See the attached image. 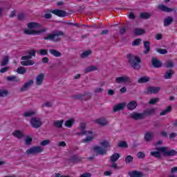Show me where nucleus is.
Listing matches in <instances>:
<instances>
[{
	"instance_id": "nucleus-1",
	"label": "nucleus",
	"mask_w": 177,
	"mask_h": 177,
	"mask_svg": "<svg viewBox=\"0 0 177 177\" xmlns=\"http://www.w3.org/2000/svg\"><path fill=\"white\" fill-rule=\"evenodd\" d=\"M157 151H151L150 152V156L152 157H155L156 158H158V160H161L162 157H161V153H162L163 157H174V156H176L177 151L174 149L169 150L168 147H159L156 148Z\"/></svg>"
},
{
	"instance_id": "nucleus-2",
	"label": "nucleus",
	"mask_w": 177,
	"mask_h": 177,
	"mask_svg": "<svg viewBox=\"0 0 177 177\" xmlns=\"http://www.w3.org/2000/svg\"><path fill=\"white\" fill-rule=\"evenodd\" d=\"M39 27H41V24L37 22H30L28 24V28L29 29H25L24 34H26V35H40L42 32L46 31V28L34 30V28H39Z\"/></svg>"
},
{
	"instance_id": "nucleus-3",
	"label": "nucleus",
	"mask_w": 177,
	"mask_h": 177,
	"mask_svg": "<svg viewBox=\"0 0 177 177\" xmlns=\"http://www.w3.org/2000/svg\"><path fill=\"white\" fill-rule=\"evenodd\" d=\"M127 59L131 67L134 68V70H140L141 67L140 63H142V60L140 59V57L136 56L133 54L128 53L127 55Z\"/></svg>"
},
{
	"instance_id": "nucleus-4",
	"label": "nucleus",
	"mask_w": 177,
	"mask_h": 177,
	"mask_svg": "<svg viewBox=\"0 0 177 177\" xmlns=\"http://www.w3.org/2000/svg\"><path fill=\"white\" fill-rule=\"evenodd\" d=\"M100 146H95L93 148V150L95 153H96V156H104V154H107V149L111 147L110 142L107 140H103L100 142Z\"/></svg>"
},
{
	"instance_id": "nucleus-5",
	"label": "nucleus",
	"mask_w": 177,
	"mask_h": 177,
	"mask_svg": "<svg viewBox=\"0 0 177 177\" xmlns=\"http://www.w3.org/2000/svg\"><path fill=\"white\" fill-rule=\"evenodd\" d=\"M60 37H64V32L62 30H55L53 31L52 34L44 37V39H49L53 42H60V41H62V38H60Z\"/></svg>"
},
{
	"instance_id": "nucleus-6",
	"label": "nucleus",
	"mask_w": 177,
	"mask_h": 177,
	"mask_svg": "<svg viewBox=\"0 0 177 177\" xmlns=\"http://www.w3.org/2000/svg\"><path fill=\"white\" fill-rule=\"evenodd\" d=\"M42 151H44L42 147L39 146H34L27 149L26 153L28 156H35V154H39V153H42Z\"/></svg>"
},
{
	"instance_id": "nucleus-7",
	"label": "nucleus",
	"mask_w": 177,
	"mask_h": 177,
	"mask_svg": "<svg viewBox=\"0 0 177 177\" xmlns=\"http://www.w3.org/2000/svg\"><path fill=\"white\" fill-rule=\"evenodd\" d=\"M30 125L32 128H35V129H38V128H41L42 127V122L41 121V118L38 117H33L30 119Z\"/></svg>"
},
{
	"instance_id": "nucleus-8",
	"label": "nucleus",
	"mask_w": 177,
	"mask_h": 177,
	"mask_svg": "<svg viewBox=\"0 0 177 177\" xmlns=\"http://www.w3.org/2000/svg\"><path fill=\"white\" fill-rule=\"evenodd\" d=\"M30 59L31 56L29 55H25L21 57V60H26L21 62V66H34V64H35V62L32 60H30Z\"/></svg>"
},
{
	"instance_id": "nucleus-9",
	"label": "nucleus",
	"mask_w": 177,
	"mask_h": 177,
	"mask_svg": "<svg viewBox=\"0 0 177 177\" xmlns=\"http://www.w3.org/2000/svg\"><path fill=\"white\" fill-rule=\"evenodd\" d=\"M50 13H53V15H55V16H58V17H66V16H68V14L67 12L63 10H50Z\"/></svg>"
},
{
	"instance_id": "nucleus-10",
	"label": "nucleus",
	"mask_w": 177,
	"mask_h": 177,
	"mask_svg": "<svg viewBox=\"0 0 177 177\" xmlns=\"http://www.w3.org/2000/svg\"><path fill=\"white\" fill-rule=\"evenodd\" d=\"M85 128H86V125L84 123H82L80 124V129L82 131L76 133L75 135H93V132L92 131H85Z\"/></svg>"
},
{
	"instance_id": "nucleus-11",
	"label": "nucleus",
	"mask_w": 177,
	"mask_h": 177,
	"mask_svg": "<svg viewBox=\"0 0 177 177\" xmlns=\"http://www.w3.org/2000/svg\"><path fill=\"white\" fill-rule=\"evenodd\" d=\"M160 90H161V88L158 86H150L147 88V90L145 92V93H147V95H153V94L158 93V92H160Z\"/></svg>"
},
{
	"instance_id": "nucleus-12",
	"label": "nucleus",
	"mask_w": 177,
	"mask_h": 177,
	"mask_svg": "<svg viewBox=\"0 0 177 177\" xmlns=\"http://www.w3.org/2000/svg\"><path fill=\"white\" fill-rule=\"evenodd\" d=\"M130 118H132V120H135L136 121L143 120L145 119V114L143 113H139L137 112H133L130 114Z\"/></svg>"
},
{
	"instance_id": "nucleus-13",
	"label": "nucleus",
	"mask_w": 177,
	"mask_h": 177,
	"mask_svg": "<svg viewBox=\"0 0 177 177\" xmlns=\"http://www.w3.org/2000/svg\"><path fill=\"white\" fill-rule=\"evenodd\" d=\"M116 84H122L125 82H131V78L128 76L118 77L115 78Z\"/></svg>"
},
{
	"instance_id": "nucleus-14",
	"label": "nucleus",
	"mask_w": 177,
	"mask_h": 177,
	"mask_svg": "<svg viewBox=\"0 0 177 177\" xmlns=\"http://www.w3.org/2000/svg\"><path fill=\"white\" fill-rule=\"evenodd\" d=\"M86 95H88L91 97V93L84 92L83 94L79 93L73 96V99L75 100H88L85 98Z\"/></svg>"
},
{
	"instance_id": "nucleus-15",
	"label": "nucleus",
	"mask_w": 177,
	"mask_h": 177,
	"mask_svg": "<svg viewBox=\"0 0 177 177\" xmlns=\"http://www.w3.org/2000/svg\"><path fill=\"white\" fill-rule=\"evenodd\" d=\"M44 80H45V75L44 73H39L36 77L35 84L37 86H41V84H44Z\"/></svg>"
},
{
	"instance_id": "nucleus-16",
	"label": "nucleus",
	"mask_w": 177,
	"mask_h": 177,
	"mask_svg": "<svg viewBox=\"0 0 177 177\" xmlns=\"http://www.w3.org/2000/svg\"><path fill=\"white\" fill-rule=\"evenodd\" d=\"M32 85H34V80H30L24 84V86L20 88V91L26 92V91H28V88L30 86H32Z\"/></svg>"
},
{
	"instance_id": "nucleus-17",
	"label": "nucleus",
	"mask_w": 177,
	"mask_h": 177,
	"mask_svg": "<svg viewBox=\"0 0 177 177\" xmlns=\"http://www.w3.org/2000/svg\"><path fill=\"white\" fill-rule=\"evenodd\" d=\"M151 64L155 68H160L162 67V63L158 59L153 57L151 59Z\"/></svg>"
},
{
	"instance_id": "nucleus-18",
	"label": "nucleus",
	"mask_w": 177,
	"mask_h": 177,
	"mask_svg": "<svg viewBox=\"0 0 177 177\" xmlns=\"http://www.w3.org/2000/svg\"><path fill=\"white\" fill-rule=\"evenodd\" d=\"M156 110H157V108H152L147 110L143 111V114L145 118L146 116L150 117V115H153V114H156Z\"/></svg>"
},
{
	"instance_id": "nucleus-19",
	"label": "nucleus",
	"mask_w": 177,
	"mask_h": 177,
	"mask_svg": "<svg viewBox=\"0 0 177 177\" xmlns=\"http://www.w3.org/2000/svg\"><path fill=\"white\" fill-rule=\"evenodd\" d=\"M124 107H125V102L118 104L113 106V113H117V111L124 110Z\"/></svg>"
},
{
	"instance_id": "nucleus-20",
	"label": "nucleus",
	"mask_w": 177,
	"mask_h": 177,
	"mask_svg": "<svg viewBox=\"0 0 177 177\" xmlns=\"http://www.w3.org/2000/svg\"><path fill=\"white\" fill-rule=\"evenodd\" d=\"M145 139L147 142H151L154 139V132L149 131L145 135Z\"/></svg>"
},
{
	"instance_id": "nucleus-21",
	"label": "nucleus",
	"mask_w": 177,
	"mask_h": 177,
	"mask_svg": "<svg viewBox=\"0 0 177 177\" xmlns=\"http://www.w3.org/2000/svg\"><path fill=\"white\" fill-rule=\"evenodd\" d=\"M158 9L162 10V12H166L167 13H169L170 12H174L175 9L174 8H169L168 6L165 5H159Z\"/></svg>"
},
{
	"instance_id": "nucleus-22",
	"label": "nucleus",
	"mask_w": 177,
	"mask_h": 177,
	"mask_svg": "<svg viewBox=\"0 0 177 177\" xmlns=\"http://www.w3.org/2000/svg\"><path fill=\"white\" fill-rule=\"evenodd\" d=\"M174 23V17H167L164 19L163 24L165 27H168L171 26Z\"/></svg>"
},
{
	"instance_id": "nucleus-23",
	"label": "nucleus",
	"mask_w": 177,
	"mask_h": 177,
	"mask_svg": "<svg viewBox=\"0 0 177 177\" xmlns=\"http://www.w3.org/2000/svg\"><path fill=\"white\" fill-rule=\"evenodd\" d=\"M95 122L97 124H98L99 125H101V127H104V126L107 125V124H109V122L104 118H101L97 119L95 120Z\"/></svg>"
},
{
	"instance_id": "nucleus-24",
	"label": "nucleus",
	"mask_w": 177,
	"mask_h": 177,
	"mask_svg": "<svg viewBox=\"0 0 177 177\" xmlns=\"http://www.w3.org/2000/svg\"><path fill=\"white\" fill-rule=\"evenodd\" d=\"M138 107V102L135 100L131 101L127 104V109L130 111L135 110Z\"/></svg>"
},
{
	"instance_id": "nucleus-25",
	"label": "nucleus",
	"mask_w": 177,
	"mask_h": 177,
	"mask_svg": "<svg viewBox=\"0 0 177 177\" xmlns=\"http://www.w3.org/2000/svg\"><path fill=\"white\" fill-rule=\"evenodd\" d=\"M175 72L172 70L167 71L164 74L165 80H171Z\"/></svg>"
},
{
	"instance_id": "nucleus-26",
	"label": "nucleus",
	"mask_w": 177,
	"mask_h": 177,
	"mask_svg": "<svg viewBox=\"0 0 177 177\" xmlns=\"http://www.w3.org/2000/svg\"><path fill=\"white\" fill-rule=\"evenodd\" d=\"M130 177H143L145 174L139 171H133L129 174Z\"/></svg>"
},
{
	"instance_id": "nucleus-27",
	"label": "nucleus",
	"mask_w": 177,
	"mask_h": 177,
	"mask_svg": "<svg viewBox=\"0 0 177 177\" xmlns=\"http://www.w3.org/2000/svg\"><path fill=\"white\" fill-rule=\"evenodd\" d=\"M12 135L15 138H17V139H22V138H24V134L20 130H15L12 133Z\"/></svg>"
},
{
	"instance_id": "nucleus-28",
	"label": "nucleus",
	"mask_w": 177,
	"mask_h": 177,
	"mask_svg": "<svg viewBox=\"0 0 177 177\" xmlns=\"http://www.w3.org/2000/svg\"><path fill=\"white\" fill-rule=\"evenodd\" d=\"M49 52L50 55L55 56V57H60V56H62V53H60V51H57L56 49L50 48L49 49Z\"/></svg>"
},
{
	"instance_id": "nucleus-29",
	"label": "nucleus",
	"mask_w": 177,
	"mask_h": 177,
	"mask_svg": "<svg viewBox=\"0 0 177 177\" xmlns=\"http://www.w3.org/2000/svg\"><path fill=\"white\" fill-rule=\"evenodd\" d=\"M82 160V158H81L80 156L73 155L71 156L69 161H71V162H81Z\"/></svg>"
},
{
	"instance_id": "nucleus-30",
	"label": "nucleus",
	"mask_w": 177,
	"mask_h": 177,
	"mask_svg": "<svg viewBox=\"0 0 177 177\" xmlns=\"http://www.w3.org/2000/svg\"><path fill=\"white\" fill-rule=\"evenodd\" d=\"M144 54L147 55L149 54V52H150V42L149 41H144Z\"/></svg>"
},
{
	"instance_id": "nucleus-31",
	"label": "nucleus",
	"mask_w": 177,
	"mask_h": 177,
	"mask_svg": "<svg viewBox=\"0 0 177 177\" xmlns=\"http://www.w3.org/2000/svg\"><path fill=\"white\" fill-rule=\"evenodd\" d=\"M63 122H64V120H55L54 126L56 127V128H58V129H60L63 128Z\"/></svg>"
},
{
	"instance_id": "nucleus-32",
	"label": "nucleus",
	"mask_w": 177,
	"mask_h": 177,
	"mask_svg": "<svg viewBox=\"0 0 177 177\" xmlns=\"http://www.w3.org/2000/svg\"><path fill=\"white\" fill-rule=\"evenodd\" d=\"M146 34V30L142 28H135L134 29V35H143Z\"/></svg>"
},
{
	"instance_id": "nucleus-33",
	"label": "nucleus",
	"mask_w": 177,
	"mask_h": 177,
	"mask_svg": "<svg viewBox=\"0 0 177 177\" xmlns=\"http://www.w3.org/2000/svg\"><path fill=\"white\" fill-rule=\"evenodd\" d=\"M96 70H97V67L96 66H87L84 69V73L86 74H88V73H91V71H96Z\"/></svg>"
},
{
	"instance_id": "nucleus-34",
	"label": "nucleus",
	"mask_w": 177,
	"mask_h": 177,
	"mask_svg": "<svg viewBox=\"0 0 177 177\" xmlns=\"http://www.w3.org/2000/svg\"><path fill=\"white\" fill-rule=\"evenodd\" d=\"M151 17V14L149 12H141L140 14V18L144 20H146L147 19H150Z\"/></svg>"
},
{
	"instance_id": "nucleus-35",
	"label": "nucleus",
	"mask_w": 177,
	"mask_h": 177,
	"mask_svg": "<svg viewBox=\"0 0 177 177\" xmlns=\"http://www.w3.org/2000/svg\"><path fill=\"white\" fill-rule=\"evenodd\" d=\"M149 81H150V78L147 76H145L138 79V84H145L146 82H149Z\"/></svg>"
},
{
	"instance_id": "nucleus-36",
	"label": "nucleus",
	"mask_w": 177,
	"mask_h": 177,
	"mask_svg": "<svg viewBox=\"0 0 177 177\" xmlns=\"http://www.w3.org/2000/svg\"><path fill=\"white\" fill-rule=\"evenodd\" d=\"M8 64H9V57L5 56L1 61V67H5V66H8Z\"/></svg>"
},
{
	"instance_id": "nucleus-37",
	"label": "nucleus",
	"mask_w": 177,
	"mask_h": 177,
	"mask_svg": "<svg viewBox=\"0 0 177 177\" xmlns=\"http://www.w3.org/2000/svg\"><path fill=\"white\" fill-rule=\"evenodd\" d=\"M119 158H120V153H115L111 156L110 160L111 162H115V161H117Z\"/></svg>"
},
{
	"instance_id": "nucleus-38",
	"label": "nucleus",
	"mask_w": 177,
	"mask_h": 177,
	"mask_svg": "<svg viewBox=\"0 0 177 177\" xmlns=\"http://www.w3.org/2000/svg\"><path fill=\"white\" fill-rule=\"evenodd\" d=\"M75 120L74 119H70L65 122V127L67 128H71L74 125Z\"/></svg>"
},
{
	"instance_id": "nucleus-39",
	"label": "nucleus",
	"mask_w": 177,
	"mask_h": 177,
	"mask_svg": "<svg viewBox=\"0 0 177 177\" xmlns=\"http://www.w3.org/2000/svg\"><path fill=\"white\" fill-rule=\"evenodd\" d=\"M17 74H26V73H27V69L25 67L21 66L17 68Z\"/></svg>"
},
{
	"instance_id": "nucleus-40",
	"label": "nucleus",
	"mask_w": 177,
	"mask_h": 177,
	"mask_svg": "<svg viewBox=\"0 0 177 177\" xmlns=\"http://www.w3.org/2000/svg\"><path fill=\"white\" fill-rule=\"evenodd\" d=\"M172 110V106H169L166 109L160 112V115H166V114H168V113H171Z\"/></svg>"
},
{
	"instance_id": "nucleus-41",
	"label": "nucleus",
	"mask_w": 177,
	"mask_h": 177,
	"mask_svg": "<svg viewBox=\"0 0 177 177\" xmlns=\"http://www.w3.org/2000/svg\"><path fill=\"white\" fill-rule=\"evenodd\" d=\"M90 55H92V50H88L83 52L81 54V57L82 59H85V57H88V56H89Z\"/></svg>"
},
{
	"instance_id": "nucleus-42",
	"label": "nucleus",
	"mask_w": 177,
	"mask_h": 177,
	"mask_svg": "<svg viewBox=\"0 0 177 177\" xmlns=\"http://www.w3.org/2000/svg\"><path fill=\"white\" fill-rule=\"evenodd\" d=\"M32 115H35V111H27L24 113V117H25V118L32 117Z\"/></svg>"
},
{
	"instance_id": "nucleus-43",
	"label": "nucleus",
	"mask_w": 177,
	"mask_h": 177,
	"mask_svg": "<svg viewBox=\"0 0 177 177\" xmlns=\"http://www.w3.org/2000/svg\"><path fill=\"white\" fill-rule=\"evenodd\" d=\"M93 140V136H87L86 138L82 140V143H91Z\"/></svg>"
},
{
	"instance_id": "nucleus-44",
	"label": "nucleus",
	"mask_w": 177,
	"mask_h": 177,
	"mask_svg": "<svg viewBox=\"0 0 177 177\" xmlns=\"http://www.w3.org/2000/svg\"><path fill=\"white\" fill-rule=\"evenodd\" d=\"M9 95V91L8 90L0 89V97H5Z\"/></svg>"
},
{
	"instance_id": "nucleus-45",
	"label": "nucleus",
	"mask_w": 177,
	"mask_h": 177,
	"mask_svg": "<svg viewBox=\"0 0 177 177\" xmlns=\"http://www.w3.org/2000/svg\"><path fill=\"white\" fill-rule=\"evenodd\" d=\"M156 50L158 53H160V55H167V53H168V50L164 48H156Z\"/></svg>"
},
{
	"instance_id": "nucleus-46",
	"label": "nucleus",
	"mask_w": 177,
	"mask_h": 177,
	"mask_svg": "<svg viewBox=\"0 0 177 177\" xmlns=\"http://www.w3.org/2000/svg\"><path fill=\"white\" fill-rule=\"evenodd\" d=\"M126 164H131L133 161V157L131 155H129L126 156V158L124 160Z\"/></svg>"
},
{
	"instance_id": "nucleus-47",
	"label": "nucleus",
	"mask_w": 177,
	"mask_h": 177,
	"mask_svg": "<svg viewBox=\"0 0 177 177\" xmlns=\"http://www.w3.org/2000/svg\"><path fill=\"white\" fill-rule=\"evenodd\" d=\"M165 66H166L167 68H172V67H174V62L171 60L167 61L165 63Z\"/></svg>"
},
{
	"instance_id": "nucleus-48",
	"label": "nucleus",
	"mask_w": 177,
	"mask_h": 177,
	"mask_svg": "<svg viewBox=\"0 0 177 177\" xmlns=\"http://www.w3.org/2000/svg\"><path fill=\"white\" fill-rule=\"evenodd\" d=\"M118 147H122L123 149H127L128 147V144L126 142L121 141L118 143Z\"/></svg>"
},
{
	"instance_id": "nucleus-49",
	"label": "nucleus",
	"mask_w": 177,
	"mask_h": 177,
	"mask_svg": "<svg viewBox=\"0 0 177 177\" xmlns=\"http://www.w3.org/2000/svg\"><path fill=\"white\" fill-rule=\"evenodd\" d=\"M140 42H142V39H136L132 42V46H139V45H140Z\"/></svg>"
},
{
	"instance_id": "nucleus-50",
	"label": "nucleus",
	"mask_w": 177,
	"mask_h": 177,
	"mask_svg": "<svg viewBox=\"0 0 177 177\" xmlns=\"http://www.w3.org/2000/svg\"><path fill=\"white\" fill-rule=\"evenodd\" d=\"M160 102V98L156 97V98H152L149 100V104H156V103Z\"/></svg>"
},
{
	"instance_id": "nucleus-51",
	"label": "nucleus",
	"mask_w": 177,
	"mask_h": 177,
	"mask_svg": "<svg viewBox=\"0 0 177 177\" xmlns=\"http://www.w3.org/2000/svg\"><path fill=\"white\" fill-rule=\"evenodd\" d=\"M32 142V138H30V136H27L25 139V145L26 146H30Z\"/></svg>"
},
{
	"instance_id": "nucleus-52",
	"label": "nucleus",
	"mask_w": 177,
	"mask_h": 177,
	"mask_svg": "<svg viewBox=\"0 0 177 177\" xmlns=\"http://www.w3.org/2000/svg\"><path fill=\"white\" fill-rule=\"evenodd\" d=\"M7 81H15L17 82V77L12 75L7 77Z\"/></svg>"
},
{
	"instance_id": "nucleus-53",
	"label": "nucleus",
	"mask_w": 177,
	"mask_h": 177,
	"mask_svg": "<svg viewBox=\"0 0 177 177\" xmlns=\"http://www.w3.org/2000/svg\"><path fill=\"white\" fill-rule=\"evenodd\" d=\"M119 32L120 35H124L127 32V27L122 26L119 30Z\"/></svg>"
},
{
	"instance_id": "nucleus-54",
	"label": "nucleus",
	"mask_w": 177,
	"mask_h": 177,
	"mask_svg": "<svg viewBox=\"0 0 177 177\" xmlns=\"http://www.w3.org/2000/svg\"><path fill=\"white\" fill-rule=\"evenodd\" d=\"M39 55H41V56H46L48 55V50L46 49L40 50Z\"/></svg>"
},
{
	"instance_id": "nucleus-55",
	"label": "nucleus",
	"mask_w": 177,
	"mask_h": 177,
	"mask_svg": "<svg viewBox=\"0 0 177 177\" xmlns=\"http://www.w3.org/2000/svg\"><path fill=\"white\" fill-rule=\"evenodd\" d=\"M49 143H50V140H44L41 142L40 145L41 146H47V145H49Z\"/></svg>"
},
{
	"instance_id": "nucleus-56",
	"label": "nucleus",
	"mask_w": 177,
	"mask_h": 177,
	"mask_svg": "<svg viewBox=\"0 0 177 177\" xmlns=\"http://www.w3.org/2000/svg\"><path fill=\"white\" fill-rule=\"evenodd\" d=\"M36 51L35 50H31L28 53V56H30L31 59H32V56L35 57Z\"/></svg>"
},
{
	"instance_id": "nucleus-57",
	"label": "nucleus",
	"mask_w": 177,
	"mask_h": 177,
	"mask_svg": "<svg viewBox=\"0 0 177 177\" xmlns=\"http://www.w3.org/2000/svg\"><path fill=\"white\" fill-rule=\"evenodd\" d=\"M145 154L144 152L140 151L137 153L138 158H145Z\"/></svg>"
},
{
	"instance_id": "nucleus-58",
	"label": "nucleus",
	"mask_w": 177,
	"mask_h": 177,
	"mask_svg": "<svg viewBox=\"0 0 177 177\" xmlns=\"http://www.w3.org/2000/svg\"><path fill=\"white\" fill-rule=\"evenodd\" d=\"M26 19V15L23 13L18 15V19L20 21L24 20Z\"/></svg>"
},
{
	"instance_id": "nucleus-59",
	"label": "nucleus",
	"mask_w": 177,
	"mask_h": 177,
	"mask_svg": "<svg viewBox=\"0 0 177 177\" xmlns=\"http://www.w3.org/2000/svg\"><path fill=\"white\" fill-rule=\"evenodd\" d=\"M8 70H9V67H3L0 69V73L1 74H3V73H6L7 71H8Z\"/></svg>"
},
{
	"instance_id": "nucleus-60",
	"label": "nucleus",
	"mask_w": 177,
	"mask_h": 177,
	"mask_svg": "<svg viewBox=\"0 0 177 177\" xmlns=\"http://www.w3.org/2000/svg\"><path fill=\"white\" fill-rule=\"evenodd\" d=\"M58 146H59V147H66V146H67V145L66 144V142L61 141L58 143Z\"/></svg>"
},
{
	"instance_id": "nucleus-61",
	"label": "nucleus",
	"mask_w": 177,
	"mask_h": 177,
	"mask_svg": "<svg viewBox=\"0 0 177 177\" xmlns=\"http://www.w3.org/2000/svg\"><path fill=\"white\" fill-rule=\"evenodd\" d=\"M95 93H102L103 92V88H97L94 90Z\"/></svg>"
},
{
	"instance_id": "nucleus-62",
	"label": "nucleus",
	"mask_w": 177,
	"mask_h": 177,
	"mask_svg": "<svg viewBox=\"0 0 177 177\" xmlns=\"http://www.w3.org/2000/svg\"><path fill=\"white\" fill-rule=\"evenodd\" d=\"M43 107H52V102H47L43 104Z\"/></svg>"
},
{
	"instance_id": "nucleus-63",
	"label": "nucleus",
	"mask_w": 177,
	"mask_h": 177,
	"mask_svg": "<svg viewBox=\"0 0 177 177\" xmlns=\"http://www.w3.org/2000/svg\"><path fill=\"white\" fill-rule=\"evenodd\" d=\"M177 137V133H171L170 135H169V139L170 140H172L175 138Z\"/></svg>"
},
{
	"instance_id": "nucleus-64",
	"label": "nucleus",
	"mask_w": 177,
	"mask_h": 177,
	"mask_svg": "<svg viewBox=\"0 0 177 177\" xmlns=\"http://www.w3.org/2000/svg\"><path fill=\"white\" fill-rule=\"evenodd\" d=\"M91 173H84V174L80 175V177H91Z\"/></svg>"
}]
</instances>
